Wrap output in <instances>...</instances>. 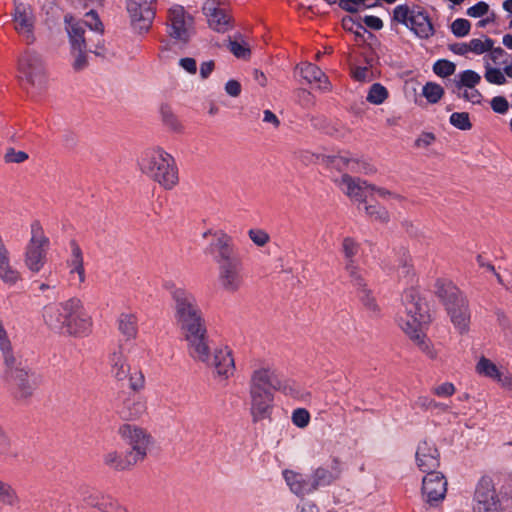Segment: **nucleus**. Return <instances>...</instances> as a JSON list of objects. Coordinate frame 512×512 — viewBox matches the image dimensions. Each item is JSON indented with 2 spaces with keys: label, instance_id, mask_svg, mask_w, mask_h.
Here are the masks:
<instances>
[{
  "label": "nucleus",
  "instance_id": "obj_1",
  "mask_svg": "<svg viewBox=\"0 0 512 512\" xmlns=\"http://www.w3.org/2000/svg\"><path fill=\"white\" fill-rule=\"evenodd\" d=\"M171 296L175 323L187 342V351L198 357L204 353V340L209 337L202 310L194 294L184 288H174Z\"/></svg>",
  "mask_w": 512,
  "mask_h": 512
},
{
  "label": "nucleus",
  "instance_id": "obj_2",
  "mask_svg": "<svg viewBox=\"0 0 512 512\" xmlns=\"http://www.w3.org/2000/svg\"><path fill=\"white\" fill-rule=\"evenodd\" d=\"M250 414L253 422L270 417L276 388H281V381L276 370L269 363L255 365L249 377Z\"/></svg>",
  "mask_w": 512,
  "mask_h": 512
},
{
  "label": "nucleus",
  "instance_id": "obj_3",
  "mask_svg": "<svg viewBox=\"0 0 512 512\" xmlns=\"http://www.w3.org/2000/svg\"><path fill=\"white\" fill-rule=\"evenodd\" d=\"M85 16L86 20L75 19L69 14L64 17L71 48L89 47V51L96 56L108 57L110 53L105 48L102 38L104 26L98 14L90 10Z\"/></svg>",
  "mask_w": 512,
  "mask_h": 512
},
{
  "label": "nucleus",
  "instance_id": "obj_4",
  "mask_svg": "<svg viewBox=\"0 0 512 512\" xmlns=\"http://www.w3.org/2000/svg\"><path fill=\"white\" fill-rule=\"evenodd\" d=\"M402 304L404 311L399 314V326L412 340L418 342L421 349L431 359H435L437 354L434 349L424 342V335L421 331L422 326L430 322L426 302L420 297L415 288H409L402 295Z\"/></svg>",
  "mask_w": 512,
  "mask_h": 512
},
{
  "label": "nucleus",
  "instance_id": "obj_5",
  "mask_svg": "<svg viewBox=\"0 0 512 512\" xmlns=\"http://www.w3.org/2000/svg\"><path fill=\"white\" fill-rule=\"evenodd\" d=\"M140 172L165 190L179 183V171L174 157L160 147L144 150L137 160Z\"/></svg>",
  "mask_w": 512,
  "mask_h": 512
},
{
  "label": "nucleus",
  "instance_id": "obj_6",
  "mask_svg": "<svg viewBox=\"0 0 512 512\" xmlns=\"http://www.w3.org/2000/svg\"><path fill=\"white\" fill-rule=\"evenodd\" d=\"M5 369L1 379L4 386L17 400H27L32 397L39 384L38 375L11 353L3 357Z\"/></svg>",
  "mask_w": 512,
  "mask_h": 512
},
{
  "label": "nucleus",
  "instance_id": "obj_7",
  "mask_svg": "<svg viewBox=\"0 0 512 512\" xmlns=\"http://www.w3.org/2000/svg\"><path fill=\"white\" fill-rule=\"evenodd\" d=\"M436 294L445 305L454 327L460 334L466 333L470 324V310L463 293L452 282L437 280Z\"/></svg>",
  "mask_w": 512,
  "mask_h": 512
},
{
  "label": "nucleus",
  "instance_id": "obj_8",
  "mask_svg": "<svg viewBox=\"0 0 512 512\" xmlns=\"http://www.w3.org/2000/svg\"><path fill=\"white\" fill-rule=\"evenodd\" d=\"M204 353L197 357L191 351L188 355L196 362L205 364L212 369L213 378L219 382L230 379L235 371L236 365L232 350L228 346L217 347L211 353L209 346V337L204 340Z\"/></svg>",
  "mask_w": 512,
  "mask_h": 512
},
{
  "label": "nucleus",
  "instance_id": "obj_9",
  "mask_svg": "<svg viewBox=\"0 0 512 512\" xmlns=\"http://www.w3.org/2000/svg\"><path fill=\"white\" fill-rule=\"evenodd\" d=\"M392 22L406 26L421 39H428L435 33L427 11L418 5H397L393 9Z\"/></svg>",
  "mask_w": 512,
  "mask_h": 512
},
{
  "label": "nucleus",
  "instance_id": "obj_10",
  "mask_svg": "<svg viewBox=\"0 0 512 512\" xmlns=\"http://www.w3.org/2000/svg\"><path fill=\"white\" fill-rule=\"evenodd\" d=\"M30 233L31 237L25 247L24 263L31 272L38 273L46 263L50 241L37 220L32 222Z\"/></svg>",
  "mask_w": 512,
  "mask_h": 512
},
{
  "label": "nucleus",
  "instance_id": "obj_11",
  "mask_svg": "<svg viewBox=\"0 0 512 512\" xmlns=\"http://www.w3.org/2000/svg\"><path fill=\"white\" fill-rule=\"evenodd\" d=\"M166 30L172 39L187 43L195 33L194 17L183 6L175 4L167 11Z\"/></svg>",
  "mask_w": 512,
  "mask_h": 512
},
{
  "label": "nucleus",
  "instance_id": "obj_12",
  "mask_svg": "<svg viewBox=\"0 0 512 512\" xmlns=\"http://www.w3.org/2000/svg\"><path fill=\"white\" fill-rule=\"evenodd\" d=\"M91 329L92 318L86 311L83 302L77 297H72V305H70L62 334L84 337L91 332Z\"/></svg>",
  "mask_w": 512,
  "mask_h": 512
},
{
  "label": "nucleus",
  "instance_id": "obj_13",
  "mask_svg": "<svg viewBox=\"0 0 512 512\" xmlns=\"http://www.w3.org/2000/svg\"><path fill=\"white\" fill-rule=\"evenodd\" d=\"M156 0H126V9L134 29L147 31L155 17Z\"/></svg>",
  "mask_w": 512,
  "mask_h": 512
},
{
  "label": "nucleus",
  "instance_id": "obj_14",
  "mask_svg": "<svg viewBox=\"0 0 512 512\" xmlns=\"http://www.w3.org/2000/svg\"><path fill=\"white\" fill-rule=\"evenodd\" d=\"M118 433L131 446L129 452L138 460H144L150 444V435L147 431L134 424H123L119 427Z\"/></svg>",
  "mask_w": 512,
  "mask_h": 512
},
{
  "label": "nucleus",
  "instance_id": "obj_15",
  "mask_svg": "<svg viewBox=\"0 0 512 512\" xmlns=\"http://www.w3.org/2000/svg\"><path fill=\"white\" fill-rule=\"evenodd\" d=\"M206 253L213 257L218 266L240 258L232 238L222 231L212 234V241L207 246Z\"/></svg>",
  "mask_w": 512,
  "mask_h": 512
},
{
  "label": "nucleus",
  "instance_id": "obj_16",
  "mask_svg": "<svg viewBox=\"0 0 512 512\" xmlns=\"http://www.w3.org/2000/svg\"><path fill=\"white\" fill-rule=\"evenodd\" d=\"M22 76L32 85L41 86L45 81V67L41 57L34 51H25L18 61Z\"/></svg>",
  "mask_w": 512,
  "mask_h": 512
},
{
  "label": "nucleus",
  "instance_id": "obj_17",
  "mask_svg": "<svg viewBox=\"0 0 512 512\" xmlns=\"http://www.w3.org/2000/svg\"><path fill=\"white\" fill-rule=\"evenodd\" d=\"M422 497L423 500L432 507H436L441 503L447 493V480L445 476L438 473H428L422 480Z\"/></svg>",
  "mask_w": 512,
  "mask_h": 512
},
{
  "label": "nucleus",
  "instance_id": "obj_18",
  "mask_svg": "<svg viewBox=\"0 0 512 512\" xmlns=\"http://www.w3.org/2000/svg\"><path fill=\"white\" fill-rule=\"evenodd\" d=\"M70 305H72V298L58 303H49L43 307V321L51 331L62 334Z\"/></svg>",
  "mask_w": 512,
  "mask_h": 512
},
{
  "label": "nucleus",
  "instance_id": "obj_19",
  "mask_svg": "<svg viewBox=\"0 0 512 512\" xmlns=\"http://www.w3.org/2000/svg\"><path fill=\"white\" fill-rule=\"evenodd\" d=\"M243 264L241 258L218 266L220 286L228 292H236L243 285Z\"/></svg>",
  "mask_w": 512,
  "mask_h": 512
},
{
  "label": "nucleus",
  "instance_id": "obj_20",
  "mask_svg": "<svg viewBox=\"0 0 512 512\" xmlns=\"http://www.w3.org/2000/svg\"><path fill=\"white\" fill-rule=\"evenodd\" d=\"M13 4L14 12L12 16L15 22V29L24 38L25 42L30 45L35 40L31 8L18 0H13Z\"/></svg>",
  "mask_w": 512,
  "mask_h": 512
},
{
  "label": "nucleus",
  "instance_id": "obj_21",
  "mask_svg": "<svg viewBox=\"0 0 512 512\" xmlns=\"http://www.w3.org/2000/svg\"><path fill=\"white\" fill-rule=\"evenodd\" d=\"M71 254L67 259V267L69 268V282L75 288H81L86 280L83 252L75 240L70 243Z\"/></svg>",
  "mask_w": 512,
  "mask_h": 512
},
{
  "label": "nucleus",
  "instance_id": "obj_22",
  "mask_svg": "<svg viewBox=\"0 0 512 512\" xmlns=\"http://www.w3.org/2000/svg\"><path fill=\"white\" fill-rule=\"evenodd\" d=\"M476 504L474 512L496 511L499 509V502L489 478H482L475 491Z\"/></svg>",
  "mask_w": 512,
  "mask_h": 512
},
{
  "label": "nucleus",
  "instance_id": "obj_23",
  "mask_svg": "<svg viewBox=\"0 0 512 512\" xmlns=\"http://www.w3.org/2000/svg\"><path fill=\"white\" fill-rule=\"evenodd\" d=\"M417 467L424 473H437L440 465V453L433 443L426 440L419 443L416 450Z\"/></svg>",
  "mask_w": 512,
  "mask_h": 512
},
{
  "label": "nucleus",
  "instance_id": "obj_24",
  "mask_svg": "<svg viewBox=\"0 0 512 512\" xmlns=\"http://www.w3.org/2000/svg\"><path fill=\"white\" fill-rule=\"evenodd\" d=\"M475 370L480 376L489 378L500 384L504 389L512 391V374L500 369L490 359L482 356L477 362Z\"/></svg>",
  "mask_w": 512,
  "mask_h": 512
},
{
  "label": "nucleus",
  "instance_id": "obj_25",
  "mask_svg": "<svg viewBox=\"0 0 512 512\" xmlns=\"http://www.w3.org/2000/svg\"><path fill=\"white\" fill-rule=\"evenodd\" d=\"M360 250V244L352 237H345L342 241L341 251L344 256V269L349 279L359 280L358 276L363 275L356 256Z\"/></svg>",
  "mask_w": 512,
  "mask_h": 512
},
{
  "label": "nucleus",
  "instance_id": "obj_26",
  "mask_svg": "<svg viewBox=\"0 0 512 512\" xmlns=\"http://www.w3.org/2000/svg\"><path fill=\"white\" fill-rule=\"evenodd\" d=\"M342 471V462L338 457L332 458L329 467L320 466L316 468L312 473L316 490L333 484L341 477Z\"/></svg>",
  "mask_w": 512,
  "mask_h": 512
},
{
  "label": "nucleus",
  "instance_id": "obj_27",
  "mask_svg": "<svg viewBox=\"0 0 512 512\" xmlns=\"http://www.w3.org/2000/svg\"><path fill=\"white\" fill-rule=\"evenodd\" d=\"M340 187L347 196L359 202H365L369 190L375 189V186L367 181L353 178L348 174L341 177Z\"/></svg>",
  "mask_w": 512,
  "mask_h": 512
},
{
  "label": "nucleus",
  "instance_id": "obj_28",
  "mask_svg": "<svg viewBox=\"0 0 512 512\" xmlns=\"http://www.w3.org/2000/svg\"><path fill=\"white\" fill-rule=\"evenodd\" d=\"M359 280L349 279L351 285L356 289L357 296L364 309L370 316L376 317L380 314V307L373 292L368 288L363 275L358 276Z\"/></svg>",
  "mask_w": 512,
  "mask_h": 512
},
{
  "label": "nucleus",
  "instance_id": "obj_29",
  "mask_svg": "<svg viewBox=\"0 0 512 512\" xmlns=\"http://www.w3.org/2000/svg\"><path fill=\"white\" fill-rule=\"evenodd\" d=\"M283 477L290 490L298 496H304L316 491L312 476L309 478L301 473L285 470Z\"/></svg>",
  "mask_w": 512,
  "mask_h": 512
},
{
  "label": "nucleus",
  "instance_id": "obj_30",
  "mask_svg": "<svg viewBox=\"0 0 512 512\" xmlns=\"http://www.w3.org/2000/svg\"><path fill=\"white\" fill-rule=\"evenodd\" d=\"M301 76L309 84H316L317 89L322 92L331 90V83L325 73L315 64L305 62L299 67Z\"/></svg>",
  "mask_w": 512,
  "mask_h": 512
},
{
  "label": "nucleus",
  "instance_id": "obj_31",
  "mask_svg": "<svg viewBox=\"0 0 512 512\" xmlns=\"http://www.w3.org/2000/svg\"><path fill=\"white\" fill-rule=\"evenodd\" d=\"M125 346L119 344L109 355L110 371L114 378L118 381L126 379L130 372V366L125 357Z\"/></svg>",
  "mask_w": 512,
  "mask_h": 512
},
{
  "label": "nucleus",
  "instance_id": "obj_32",
  "mask_svg": "<svg viewBox=\"0 0 512 512\" xmlns=\"http://www.w3.org/2000/svg\"><path fill=\"white\" fill-rule=\"evenodd\" d=\"M103 461L106 466L114 470L124 471L133 467L140 460H138L129 451L126 452V454L124 455L116 451H111L104 455Z\"/></svg>",
  "mask_w": 512,
  "mask_h": 512
},
{
  "label": "nucleus",
  "instance_id": "obj_33",
  "mask_svg": "<svg viewBox=\"0 0 512 512\" xmlns=\"http://www.w3.org/2000/svg\"><path fill=\"white\" fill-rule=\"evenodd\" d=\"M145 412V401L140 396L132 395L124 400L119 413L123 419L133 420L140 418Z\"/></svg>",
  "mask_w": 512,
  "mask_h": 512
},
{
  "label": "nucleus",
  "instance_id": "obj_34",
  "mask_svg": "<svg viewBox=\"0 0 512 512\" xmlns=\"http://www.w3.org/2000/svg\"><path fill=\"white\" fill-rule=\"evenodd\" d=\"M118 330L127 341L135 339L138 333L137 318L131 313H122L118 320Z\"/></svg>",
  "mask_w": 512,
  "mask_h": 512
},
{
  "label": "nucleus",
  "instance_id": "obj_35",
  "mask_svg": "<svg viewBox=\"0 0 512 512\" xmlns=\"http://www.w3.org/2000/svg\"><path fill=\"white\" fill-rule=\"evenodd\" d=\"M0 504L9 507H17L20 504L17 490L12 484L2 479H0Z\"/></svg>",
  "mask_w": 512,
  "mask_h": 512
},
{
  "label": "nucleus",
  "instance_id": "obj_36",
  "mask_svg": "<svg viewBox=\"0 0 512 512\" xmlns=\"http://www.w3.org/2000/svg\"><path fill=\"white\" fill-rule=\"evenodd\" d=\"M161 121L164 126L173 132H180L182 130V125L178 119V117L174 114L170 106L162 105L160 108Z\"/></svg>",
  "mask_w": 512,
  "mask_h": 512
},
{
  "label": "nucleus",
  "instance_id": "obj_37",
  "mask_svg": "<svg viewBox=\"0 0 512 512\" xmlns=\"http://www.w3.org/2000/svg\"><path fill=\"white\" fill-rule=\"evenodd\" d=\"M209 26L217 32H225L229 28L230 16L224 9L213 13V16H207Z\"/></svg>",
  "mask_w": 512,
  "mask_h": 512
},
{
  "label": "nucleus",
  "instance_id": "obj_38",
  "mask_svg": "<svg viewBox=\"0 0 512 512\" xmlns=\"http://www.w3.org/2000/svg\"><path fill=\"white\" fill-rule=\"evenodd\" d=\"M339 7L343 10L355 13L360 7L372 8L380 5L379 0H337Z\"/></svg>",
  "mask_w": 512,
  "mask_h": 512
},
{
  "label": "nucleus",
  "instance_id": "obj_39",
  "mask_svg": "<svg viewBox=\"0 0 512 512\" xmlns=\"http://www.w3.org/2000/svg\"><path fill=\"white\" fill-rule=\"evenodd\" d=\"M459 80L456 81V88L461 90L462 88H474L481 81V76L473 70H465L459 75Z\"/></svg>",
  "mask_w": 512,
  "mask_h": 512
},
{
  "label": "nucleus",
  "instance_id": "obj_40",
  "mask_svg": "<svg viewBox=\"0 0 512 512\" xmlns=\"http://www.w3.org/2000/svg\"><path fill=\"white\" fill-rule=\"evenodd\" d=\"M422 95L429 103L435 104L443 97L444 89L437 83L427 82L422 88Z\"/></svg>",
  "mask_w": 512,
  "mask_h": 512
},
{
  "label": "nucleus",
  "instance_id": "obj_41",
  "mask_svg": "<svg viewBox=\"0 0 512 512\" xmlns=\"http://www.w3.org/2000/svg\"><path fill=\"white\" fill-rule=\"evenodd\" d=\"M87 52L89 51V47H80V48H71V55L73 57L72 67L74 71L80 72L87 68L88 66V58Z\"/></svg>",
  "mask_w": 512,
  "mask_h": 512
},
{
  "label": "nucleus",
  "instance_id": "obj_42",
  "mask_svg": "<svg viewBox=\"0 0 512 512\" xmlns=\"http://www.w3.org/2000/svg\"><path fill=\"white\" fill-rule=\"evenodd\" d=\"M494 46V40L484 36L483 39L474 38L471 39L468 43L469 52H472L476 55H481L489 50H492Z\"/></svg>",
  "mask_w": 512,
  "mask_h": 512
},
{
  "label": "nucleus",
  "instance_id": "obj_43",
  "mask_svg": "<svg viewBox=\"0 0 512 512\" xmlns=\"http://www.w3.org/2000/svg\"><path fill=\"white\" fill-rule=\"evenodd\" d=\"M388 98L387 89L380 83H374L367 94V101L374 105L382 104Z\"/></svg>",
  "mask_w": 512,
  "mask_h": 512
},
{
  "label": "nucleus",
  "instance_id": "obj_44",
  "mask_svg": "<svg viewBox=\"0 0 512 512\" xmlns=\"http://www.w3.org/2000/svg\"><path fill=\"white\" fill-rule=\"evenodd\" d=\"M81 496L86 505L99 509L105 495L98 490L86 487L81 490Z\"/></svg>",
  "mask_w": 512,
  "mask_h": 512
},
{
  "label": "nucleus",
  "instance_id": "obj_45",
  "mask_svg": "<svg viewBox=\"0 0 512 512\" xmlns=\"http://www.w3.org/2000/svg\"><path fill=\"white\" fill-rule=\"evenodd\" d=\"M365 213L372 220L380 223H387L390 219L389 212L379 204H371L365 206Z\"/></svg>",
  "mask_w": 512,
  "mask_h": 512
},
{
  "label": "nucleus",
  "instance_id": "obj_46",
  "mask_svg": "<svg viewBox=\"0 0 512 512\" xmlns=\"http://www.w3.org/2000/svg\"><path fill=\"white\" fill-rule=\"evenodd\" d=\"M449 122L457 129L466 131L470 130L472 124L467 112H454L450 115Z\"/></svg>",
  "mask_w": 512,
  "mask_h": 512
},
{
  "label": "nucleus",
  "instance_id": "obj_47",
  "mask_svg": "<svg viewBox=\"0 0 512 512\" xmlns=\"http://www.w3.org/2000/svg\"><path fill=\"white\" fill-rule=\"evenodd\" d=\"M456 70V65L445 59L438 60L433 65V71L436 75L440 77H448L454 74Z\"/></svg>",
  "mask_w": 512,
  "mask_h": 512
},
{
  "label": "nucleus",
  "instance_id": "obj_48",
  "mask_svg": "<svg viewBox=\"0 0 512 512\" xmlns=\"http://www.w3.org/2000/svg\"><path fill=\"white\" fill-rule=\"evenodd\" d=\"M471 24L467 19L457 18L451 24V31L456 37H465L469 34Z\"/></svg>",
  "mask_w": 512,
  "mask_h": 512
},
{
  "label": "nucleus",
  "instance_id": "obj_49",
  "mask_svg": "<svg viewBox=\"0 0 512 512\" xmlns=\"http://www.w3.org/2000/svg\"><path fill=\"white\" fill-rule=\"evenodd\" d=\"M0 351L2 356L5 357L13 353V347L8 337L7 330L5 329L3 321L0 319Z\"/></svg>",
  "mask_w": 512,
  "mask_h": 512
},
{
  "label": "nucleus",
  "instance_id": "obj_50",
  "mask_svg": "<svg viewBox=\"0 0 512 512\" xmlns=\"http://www.w3.org/2000/svg\"><path fill=\"white\" fill-rule=\"evenodd\" d=\"M292 422L299 428H305L310 422V414L305 408H297L292 413Z\"/></svg>",
  "mask_w": 512,
  "mask_h": 512
},
{
  "label": "nucleus",
  "instance_id": "obj_51",
  "mask_svg": "<svg viewBox=\"0 0 512 512\" xmlns=\"http://www.w3.org/2000/svg\"><path fill=\"white\" fill-rule=\"evenodd\" d=\"M485 79L489 83L496 85H503L506 83L505 74L500 69L489 66L486 67Z\"/></svg>",
  "mask_w": 512,
  "mask_h": 512
},
{
  "label": "nucleus",
  "instance_id": "obj_52",
  "mask_svg": "<svg viewBox=\"0 0 512 512\" xmlns=\"http://www.w3.org/2000/svg\"><path fill=\"white\" fill-rule=\"evenodd\" d=\"M98 510L101 512H127L125 507L107 495L104 496V500H102Z\"/></svg>",
  "mask_w": 512,
  "mask_h": 512
},
{
  "label": "nucleus",
  "instance_id": "obj_53",
  "mask_svg": "<svg viewBox=\"0 0 512 512\" xmlns=\"http://www.w3.org/2000/svg\"><path fill=\"white\" fill-rule=\"evenodd\" d=\"M248 236L250 240L259 247L265 246L270 241L269 234L262 229H250Z\"/></svg>",
  "mask_w": 512,
  "mask_h": 512
},
{
  "label": "nucleus",
  "instance_id": "obj_54",
  "mask_svg": "<svg viewBox=\"0 0 512 512\" xmlns=\"http://www.w3.org/2000/svg\"><path fill=\"white\" fill-rule=\"evenodd\" d=\"M28 159V154L24 151H16L14 148H8L4 155L6 163H23Z\"/></svg>",
  "mask_w": 512,
  "mask_h": 512
},
{
  "label": "nucleus",
  "instance_id": "obj_55",
  "mask_svg": "<svg viewBox=\"0 0 512 512\" xmlns=\"http://www.w3.org/2000/svg\"><path fill=\"white\" fill-rule=\"evenodd\" d=\"M343 27L358 37L366 32V28L360 22L354 21L351 17L343 19Z\"/></svg>",
  "mask_w": 512,
  "mask_h": 512
},
{
  "label": "nucleus",
  "instance_id": "obj_56",
  "mask_svg": "<svg viewBox=\"0 0 512 512\" xmlns=\"http://www.w3.org/2000/svg\"><path fill=\"white\" fill-rule=\"evenodd\" d=\"M229 49L237 58L245 59L250 55V49L245 44L237 41H230Z\"/></svg>",
  "mask_w": 512,
  "mask_h": 512
},
{
  "label": "nucleus",
  "instance_id": "obj_57",
  "mask_svg": "<svg viewBox=\"0 0 512 512\" xmlns=\"http://www.w3.org/2000/svg\"><path fill=\"white\" fill-rule=\"evenodd\" d=\"M490 104L495 113L505 114L509 109V103L503 96L493 97Z\"/></svg>",
  "mask_w": 512,
  "mask_h": 512
},
{
  "label": "nucleus",
  "instance_id": "obj_58",
  "mask_svg": "<svg viewBox=\"0 0 512 512\" xmlns=\"http://www.w3.org/2000/svg\"><path fill=\"white\" fill-rule=\"evenodd\" d=\"M488 10V4L483 1H480L473 5L472 7L468 8L467 15L473 18H478L487 14Z\"/></svg>",
  "mask_w": 512,
  "mask_h": 512
},
{
  "label": "nucleus",
  "instance_id": "obj_59",
  "mask_svg": "<svg viewBox=\"0 0 512 512\" xmlns=\"http://www.w3.org/2000/svg\"><path fill=\"white\" fill-rule=\"evenodd\" d=\"M145 378L141 371H135L129 376V386L132 390L138 391L144 387Z\"/></svg>",
  "mask_w": 512,
  "mask_h": 512
},
{
  "label": "nucleus",
  "instance_id": "obj_60",
  "mask_svg": "<svg viewBox=\"0 0 512 512\" xmlns=\"http://www.w3.org/2000/svg\"><path fill=\"white\" fill-rule=\"evenodd\" d=\"M455 390V386L452 383L445 382L437 387H434L432 392L439 397H450L455 393Z\"/></svg>",
  "mask_w": 512,
  "mask_h": 512
},
{
  "label": "nucleus",
  "instance_id": "obj_61",
  "mask_svg": "<svg viewBox=\"0 0 512 512\" xmlns=\"http://www.w3.org/2000/svg\"><path fill=\"white\" fill-rule=\"evenodd\" d=\"M276 390H280L284 394L290 395L294 398H302V396H303V393L301 392V390L298 387H296L294 384L289 383V382H285V383L281 382V388H276Z\"/></svg>",
  "mask_w": 512,
  "mask_h": 512
},
{
  "label": "nucleus",
  "instance_id": "obj_62",
  "mask_svg": "<svg viewBox=\"0 0 512 512\" xmlns=\"http://www.w3.org/2000/svg\"><path fill=\"white\" fill-rule=\"evenodd\" d=\"M465 100L473 103L478 104L482 100V94L474 88H465L463 93L460 94Z\"/></svg>",
  "mask_w": 512,
  "mask_h": 512
},
{
  "label": "nucleus",
  "instance_id": "obj_63",
  "mask_svg": "<svg viewBox=\"0 0 512 512\" xmlns=\"http://www.w3.org/2000/svg\"><path fill=\"white\" fill-rule=\"evenodd\" d=\"M222 4V0H206L202 10L205 16H213V13H216L218 10H221L220 6Z\"/></svg>",
  "mask_w": 512,
  "mask_h": 512
},
{
  "label": "nucleus",
  "instance_id": "obj_64",
  "mask_svg": "<svg viewBox=\"0 0 512 512\" xmlns=\"http://www.w3.org/2000/svg\"><path fill=\"white\" fill-rule=\"evenodd\" d=\"M225 91L232 97H238L241 93V84L236 80H229L225 84Z\"/></svg>",
  "mask_w": 512,
  "mask_h": 512
}]
</instances>
